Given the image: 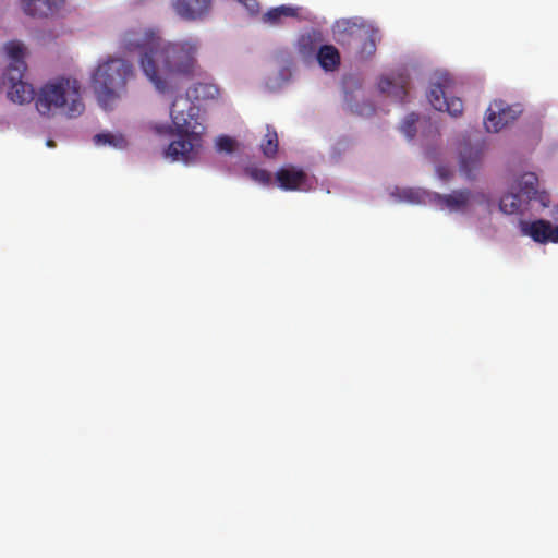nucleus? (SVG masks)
Returning <instances> with one entry per match:
<instances>
[{
	"instance_id": "obj_4",
	"label": "nucleus",
	"mask_w": 558,
	"mask_h": 558,
	"mask_svg": "<svg viewBox=\"0 0 558 558\" xmlns=\"http://www.w3.org/2000/svg\"><path fill=\"white\" fill-rule=\"evenodd\" d=\"M134 78V68L121 58L111 57L99 62L93 73V90L101 107L107 109L124 92L129 81Z\"/></svg>"
},
{
	"instance_id": "obj_27",
	"label": "nucleus",
	"mask_w": 558,
	"mask_h": 558,
	"mask_svg": "<svg viewBox=\"0 0 558 558\" xmlns=\"http://www.w3.org/2000/svg\"><path fill=\"white\" fill-rule=\"evenodd\" d=\"M436 172H438V177H440V179H442L444 181L450 179V171L442 166L438 167V169H436Z\"/></svg>"
},
{
	"instance_id": "obj_12",
	"label": "nucleus",
	"mask_w": 558,
	"mask_h": 558,
	"mask_svg": "<svg viewBox=\"0 0 558 558\" xmlns=\"http://www.w3.org/2000/svg\"><path fill=\"white\" fill-rule=\"evenodd\" d=\"M322 43H324V38L320 32L317 29L306 31L296 39V52L304 60L311 59L315 52H318L319 47L327 46Z\"/></svg>"
},
{
	"instance_id": "obj_5",
	"label": "nucleus",
	"mask_w": 558,
	"mask_h": 558,
	"mask_svg": "<svg viewBox=\"0 0 558 558\" xmlns=\"http://www.w3.org/2000/svg\"><path fill=\"white\" fill-rule=\"evenodd\" d=\"M4 52L10 64L5 69L4 75L0 76V90L8 86V98L17 104H28L33 101V86L23 81L25 73V48L19 40H10L4 45Z\"/></svg>"
},
{
	"instance_id": "obj_20",
	"label": "nucleus",
	"mask_w": 558,
	"mask_h": 558,
	"mask_svg": "<svg viewBox=\"0 0 558 558\" xmlns=\"http://www.w3.org/2000/svg\"><path fill=\"white\" fill-rule=\"evenodd\" d=\"M524 196L520 193H507L502 195L501 201H499V209H501L502 214L506 215H514L519 211L520 208V197Z\"/></svg>"
},
{
	"instance_id": "obj_17",
	"label": "nucleus",
	"mask_w": 558,
	"mask_h": 558,
	"mask_svg": "<svg viewBox=\"0 0 558 558\" xmlns=\"http://www.w3.org/2000/svg\"><path fill=\"white\" fill-rule=\"evenodd\" d=\"M482 151L478 148L466 147L460 150V172L468 179L473 178V172L478 169Z\"/></svg>"
},
{
	"instance_id": "obj_14",
	"label": "nucleus",
	"mask_w": 558,
	"mask_h": 558,
	"mask_svg": "<svg viewBox=\"0 0 558 558\" xmlns=\"http://www.w3.org/2000/svg\"><path fill=\"white\" fill-rule=\"evenodd\" d=\"M519 194L524 195L526 199H538L543 207L548 206V195L537 192V175L533 172H526L519 178Z\"/></svg>"
},
{
	"instance_id": "obj_15",
	"label": "nucleus",
	"mask_w": 558,
	"mask_h": 558,
	"mask_svg": "<svg viewBox=\"0 0 558 558\" xmlns=\"http://www.w3.org/2000/svg\"><path fill=\"white\" fill-rule=\"evenodd\" d=\"M219 97V88L217 85L211 83H197L192 85L190 89H187L186 97L178 96L175 99H185L187 102H190V99H194L197 101H208V100H215ZM177 100H173L175 102ZM190 104L193 105L191 101ZM196 108V107H194Z\"/></svg>"
},
{
	"instance_id": "obj_7",
	"label": "nucleus",
	"mask_w": 558,
	"mask_h": 558,
	"mask_svg": "<svg viewBox=\"0 0 558 558\" xmlns=\"http://www.w3.org/2000/svg\"><path fill=\"white\" fill-rule=\"evenodd\" d=\"M429 104L438 112H447L451 117H460L463 111V104L460 98H448L445 95L444 85L439 83H433L427 93Z\"/></svg>"
},
{
	"instance_id": "obj_23",
	"label": "nucleus",
	"mask_w": 558,
	"mask_h": 558,
	"mask_svg": "<svg viewBox=\"0 0 558 558\" xmlns=\"http://www.w3.org/2000/svg\"><path fill=\"white\" fill-rule=\"evenodd\" d=\"M377 39V31H365V41H363V46H361V53L366 57H371L375 53V40Z\"/></svg>"
},
{
	"instance_id": "obj_25",
	"label": "nucleus",
	"mask_w": 558,
	"mask_h": 558,
	"mask_svg": "<svg viewBox=\"0 0 558 558\" xmlns=\"http://www.w3.org/2000/svg\"><path fill=\"white\" fill-rule=\"evenodd\" d=\"M216 148L218 151L230 154L233 151V140L228 135H221L216 140Z\"/></svg>"
},
{
	"instance_id": "obj_8",
	"label": "nucleus",
	"mask_w": 558,
	"mask_h": 558,
	"mask_svg": "<svg viewBox=\"0 0 558 558\" xmlns=\"http://www.w3.org/2000/svg\"><path fill=\"white\" fill-rule=\"evenodd\" d=\"M473 193L468 189L454 190L450 194L442 195L440 193H435L433 195V201H435L436 206L440 207L442 210H448L450 213H459L464 211L468 208L471 201H473Z\"/></svg>"
},
{
	"instance_id": "obj_22",
	"label": "nucleus",
	"mask_w": 558,
	"mask_h": 558,
	"mask_svg": "<svg viewBox=\"0 0 558 558\" xmlns=\"http://www.w3.org/2000/svg\"><path fill=\"white\" fill-rule=\"evenodd\" d=\"M415 123H417V114L414 112L407 114L403 122H401V133L405 134L409 140L415 136Z\"/></svg>"
},
{
	"instance_id": "obj_19",
	"label": "nucleus",
	"mask_w": 558,
	"mask_h": 558,
	"mask_svg": "<svg viewBox=\"0 0 558 558\" xmlns=\"http://www.w3.org/2000/svg\"><path fill=\"white\" fill-rule=\"evenodd\" d=\"M296 14L298 12L294 8L281 4L267 11L262 20H264V23H269V25H278L282 17H295Z\"/></svg>"
},
{
	"instance_id": "obj_11",
	"label": "nucleus",
	"mask_w": 558,
	"mask_h": 558,
	"mask_svg": "<svg viewBox=\"0 0 558 558\" xmlns=\"http://www.w3.org/2000/svg\"><path fill=\"white\" fill-rule=\"evenodd\" d=\"M21 3L26 15L43 19L60 10L64 0H21Z\"/></svg>"
},
{
	"instance_id": "obj_16",
	"label": "nucleus",
	"mask_w": 558,
	"mask_h": 558,
	"mask_svg": "<svg viewBox=\"0 0 558 558\" xmlns=\"http://www.w3.org/2000/svg\"><path fill=\"white\" fill-rule=\"evenodd\" d=\"M312 59L317 60L318 66L326 72H335L340 66V53L332 45L320 46L318 52L307 60Z\"/></svg>"
},
{
	"instance_id": "obj_10",
	"label": "nucleus",
	"mask_w": 558,
	"mask_h": 558,
	"mask_svg": "<svg viewBox=\"0 0 558 558\" xmlns=\"http://www.w3.org/2000/svg\"><path fill=\"white\" fill-rule=\"evenodd\" d=\"M377 88L384 95L393 98L396 101L404 102L408 93V74L401 70L395 75L384 76L377 83Z\"/></svg>"
},
{
	"instance_id": "obj_6",
	"label": "nucleus",
	"mask_w": 558,
	"mask_h": 558,
	"mask_svg": "<svg viewBox=\"0 0 558 558\" xmlns=\"http://www.w3.org/2000/svg\"><path fill=\"white\" fill-rule=\"evenodd\" d=\"M519 105L509 106L501 100H495L492 102L488 111H486V118H484V128H486L488 133H498L504 128L513 123V121L519 118Z\"/></svg>"
},
{
	"instance_id": "obj_2",
	"label": "nucleus",
	"mask_w": 558,
	"mask_h": 558,
	"mask_svg": "<svg viewBox=\"0 0 558 558\" xmlns=\"http://www.w3.org/2000/svg\"><path fill=\"white\" fill-rule=\"evenodd\" d=\"M170 116L179 138L171 141L166 156L171 161L189 165L195 161L201 151V133L204 128L196 122L198 108L193 107L186 99L179 98L171 102Z\"/></svg>"
},
{
	"instance_id": "obj_26",
	"label": "nucleus",
	"mask_w": 558,
	"mask_h": 558,
	"mask_svg": "<svg viewBox=\"0 0 558 558\" xmlns=\"http://www.w3.org/2000/svg\"><path fill=\"white\" fill-rule=\"evenodd\" d=\"M245 5L246 11L251 12V14H256L259 11V3L256 0H248V2H240Z\"/></svg>"
},
{
	"instance_id": "obj_1",
	"label": "nucleus",
	"mask_w": 558,
	"mask_h": 558,
	"mask_svg": "<svg viewBox=\"0 0 558 558\" xmlns=\"http://www.w3.org/2000/svg\"><path fill=\"white\" fill-rule=\"evenodd\" d=\"M120 48L126 53H140L142 72L161 93L169 90L171 78L191 80L201 73L196 62L198 47L192 40L166 44L151 31H128Z\"/></svg>"
},
{
	"instance_id": "obj_18",
	"label": "nucleus",
	"mask_w": 558,
	"mask_h": 558,
	"mask_svg": "<svg viewBox=\"0 0 558 558\" xmlns=\"http://www.w3.org/2000/svg\"><path fill=\"white\" fill-rule=\"evenodd\" d=\"M259 149H262L265 158L268 159L275 158L276 154H278V133H276L272 126H265V135L262 143H259Z\"/></svg>"
},
{
	"instance_id": "obj_9",
	"label": "nucleus",
	"mask_w": 558,
	"mask_h": 558,
	"mask_svg": "<svg viewBox=\"0 0 558 558\" xmlns=\"http://www.w3.org/2000/svg\"><path fill=\"white\" fill-rule=\"evenodd\" d=\"M211 10V0H173V11L185 21H201Z\"/></svg>"
},
{
	"instance_id": "obj_24",
	"label": "nucleus",
	"mask_w": 558,
	"mask_h": 558,
	"mask_svg": "<svg viewBox=\"0 0 558 558\" xmlns=\"http://www.w3.org/2000/svg\"><path fill=\"white\" fill-rule=\"evenodd\" d=\"M246 174L256 183L267 185L270 183V172L259 168H248Z\"/></svg>"
},
{
	"instance_id": "obj_29",
	"label": "nucleus",
	"mask_w": 558,
	"mask_h": 558,
	"mask_svg": "<svg viewBox=\"0 0 558 558\" xmlns=\"http://www.w3.org/2000/svg\"><path fill=\"white\" fill-rule=\"evenodd\" d=\"M235 1H238V3H245V2H247L250 0H235Z\"/></svg>"
},
{
	"instance_id": "obj_13",
	"label": "nucleus",
	"mask_w": 558,
	"mask_h": 558,
	"mask_svg": "<svg viewBox=\"0 0 558 558\" xmlns=\"http://www.w3.org/2000/svg\"><path fill=\"white\" fill-rule=\"evenodd\" d=\"M306 175L301 169L294 167L280 168L277 171L278 186L283 191H296L305 184Z\"/></svg>"
},
{
	"instance_id": "obj_28",
	"label": "nucleus",
	"mask_w": 558,
	"mask_h": 558,
	"mask_svg": "<svg viewBox=\"0 0 558 558\" xmlns=\"http://www.w3.org/2000/svg\"><path fill=\"white\" fill-rule=\"evenodd\" d=\"M46 146H48L50 148H53L54 147V143L51 140H48V141H46Z\"/></svg>"
},
{
	"instance_id": "obj_21",
	"label": "nucleus",
	"mask_w": 558,
	"mask_h": 558,
	"mask_svg": "<svg viewBox=\"0 0 558 558\" xmlns=\"http://www.w3.org/2000/svg\"><path fill=\"white\" fill-rule=\"evenodd\" d=\"M94 144L109 145L117 149H122L126 147V141L122 135H113L111 133H98L94 135Z\"/></svg>"
},
{
	"instance_id": "obj_3",
	"label": "nucleus",
	"mask_w": 558,
	"mask_h": 558,
	"mask_svg": "<svg viewBox=\"0 0 558 558\" xmlns=\"http://www.w3.org/2000/svg\"><path fill=\"white\" fill-rule=\"evenodd\" d=\"M33 100H35V108L44 117L51 116L56 110H62L64 116L74 119L84 111L81 85L70 77H60L46 83Z\"/></svg>"
}]
</instances>
